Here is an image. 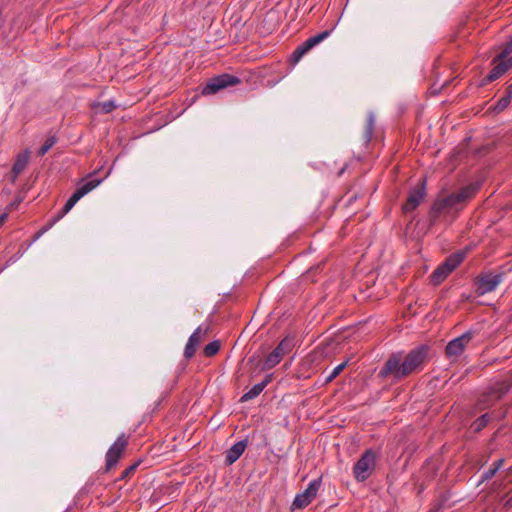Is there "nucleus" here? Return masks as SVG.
<instances>
[{
	"mask_svg": "<svg viewBox=\"0 0 512 512\" xmlns=\"http://www.w3.org/2000/svg\"><path fill=\"white\" fill-rule=\"evenodd\" d=\"M320 486L321 478L311 481L308 487L302 493L296 495L292 503V508L303 509L308 506L317 496Z\"/></svg>",
	"mask_w": 512,
	"mask_h": 512,
	"instance_id": "0eeeda50",
	"label": "nucleus"
},
{
	"mask_svg": "<svg viewBox=\"0 0 512 512\" xmlns=\"http://www.w3.org/2000/svg\"><path fill=\"white\" fill-rule=\"evenodd\" d=\"M489 421H490V416L488 414H484L481 417H479L478 419H476L471 427L474 432H479L484 427H486V425L488 424Z\"/></svg>",
	"mask_w": 512,
	"mask_h": 512,
	"instance_id": "393cba45",
	"label": "nucleus"
},
{
	"mask_svg": "<svg viewBox=\"0 0 512 512\" xmlns=\"http://www.w3.org/2000/svg\"><path fill=\"white\" fill-rule=\"evenodd\" d=\"M512 101V83L506 88L505 94L497 101L493 110L497 113L502 112Z\"/></svg>",
	"mask_w": 512,
	"mask_h": 512,
	"instance_id": "6ab92c4d",
	"label": "nucleus"
},
{
	"mask_svg": "<svg viewBox=\"0 0 512 512\" xmlns=\"http://www.w3.org/2000/svg\"><path fill=\"white\" fill-rule=\"evenodd\" d=\"M57 139L55 136L48 137L44 144L41 146V148L38 151L39 156H44L56 143Z\"/></svg>",
	"mask_w": 512,
	"mask_h": 512,
	"instance_id": "a878e982",
	"label": "nucleus"
},
{
	"mask_svg": "<svg viewBox=\"0 0 512 512\" xmlns=\"http://www.w3.org/2000/svg\"><path fill=\"white\" fill-rule=\"evenodd\" d=\"M272 378H273V375L272 374H268V375L265 376L263 381L260 382V384H265V387H266L272 381Z\"/></svg>",
	"mask_w": 512,
	"mask_h": 512,
	"instance_id": "4c0bfd02",
	"label": "nucleus"
},
{
	"mask_svg": "<svg viewBox=\"0 0 512 512\" xmlns=\"http://www.w3.org/2000/svg\"><path fill=\"white\" fill-rule=\"evenodd\" d=\"M478 189L479 184H470L456 193H451L437 200L430 211L431 219H436L440 214L462 209L467 201L475 196Z\"/></svg>",
	"mask_w": 512,
	"mask_h": 512,
	"instance_id": "f257e3e1",
	"label": "nucleus"
},
{
	"mask_svg": "<svg viewBox=\"0 0 512 512\" xmlns=\"http://www.w3.org/2000/svg\"><path fill=\"white\" fill-rule=\"evenodd\" d=\"M247 447V440H241L232 445L226 452L225 463L232 465L244 453Z\"/></svg>",
	"mask_w": 512,
	"mask_h": 512,
	"instance_id": "4468645a",
	"label": "nucleus"
},
{
	"mask_svg": "<svg viewBox=\"0 0 512 512\" xmlns=\"http://www.w3.org/2000/svg\"><path fill=\"white\" fill-rule=\"evenodd\" d=\"M89 177L91 179L80 184L73 193L79 200L102 182L101 179L92 178V175H89Z\"/></svg>",
	"mask_w": 512,
	"mask_h": 512,
	"instance_id": "f3484780",
	"label": "nucleus"
},
{
	"mask_svg": "<svg viewBox=\"0 0 512 512\" xmlns=\"http://www.w3.org/2000/svg\"><path fill=\"white\" fill-rule=\"evenodd\" d=\"M292 340L285 337L280 343L274 348V350L266 357L264 361L263 369H271L280 363L284 355L292 350Z\"/></svg>",
	"mask_w": 512,
	"mask_h": 512,
	"instance_id": "6e6552de",
	"label": "nucleus"
},
{
	"mask_svg": "<svg viewBox=\"0 0 512 512\" xmlns=\"http://www.w3.org/2000/svg\"><path fill=\"white\" fill-rule=\"evenodd\" d=\"M209 328L205 329L202 326H199L189 337L188 341L196 344L197 346L202 342V340L207 336Z\"/></svg>",
	"mask_w": 512,
	"mask_h": 512,
	"instance_id": "4be33fe9",
	"label": "nucleus"
},
{
	"mask_svg": "<svg viewBox=\"0 0 512 512\" xmlns=\"http://www.w3.org/2000/svg\"><path fill=\"white\" fill-rule=\"evenodd\" d=\"M139 463H134L132 465H130L128 468H126L122 474H121V479H127L132 473L135 472V470L137 469Z\"/></svg>",
	"mask_w": 512,
	"mask_h": 512,
	"instance_id": "f704fd0d",
	"label": "nucleus"
},
{
	"mask_svg": "<svg viewBox=\"0 0 512 512\" xmlns=\"http://www.w3.org/2000/svg\"><path fill=\"white\" fill-rule=\"evenodd\" d=\"M504 505L506 507H511L512 506V494H507L506 495Z\"/></svg>",
	"mask_w": 512,
	"mask_h": 512,
	"instance_id": "58836bf2",
	"label": "nucleus"
},
{
	"mask_svg": "<svg viewBox=\"0 0 512 512\" xmlns=\"http://www.w3.org/2000/svg\"><path fill=\"white\" fill-rule=\"evenodd\" d=\"M401 362V356L398 354L392 355L383 365L378 373L381 378H386L393 375L394 378L398 379L399 363Z\"/></svg>",
	"mask_w": 512,
	"mask_h": 512,
	"instance_id": "f8f14e48",
	"label": "nucleus"
},
{
	"mask_svg": "<svg viewBox=\"0 0 512 512\" xmlns=\"http://www.w3.org/2000/svg\"><path fill=\"white\" fill-rule=\"evenodd\" d=\"M315 46L313 45V42L310 41V39L308 38L306 41H304L301 45H299L295 50L294 52L292 53L291 57H290V61L293 63V64H296L300 61V59L307 53L309 52L312 48H314Z\"/></svg>",
	"mask_w": 512,
	"mask_h": 512,
	"instance_id": "a211bd4d",
	"label": "nucleus"
},
{
	"mask_svg": "<svg viewBox=\"0 0 512 512\" xmlns=\"http://www.w3.org/2000/svg\"><path fill=\"white\" fill-rule=\"evenodd\" d=\"M492 69L487 76V80L492 82L502 75H504L508 70L512 68V61L508 58H500V53L492 60Z\"/></svg>",
	"mask_w": 512,
	"mask_h": 512,
	"instance_id": "9b49d317",
	"label": "nucleus"
},
{
	"mask_svg": "<svg viewBox=\"0 0 512 512\" xmlns=\"http://www.w3.org/2000/svg\"><path fill=\"white\" fill-rule=\"evenodd\" d=\"M504 463V459H499L493 466V468H490L488 471H486L482 476V481L491 479L496 472L502 467Z\"/></svg>",
	"mask_w": 512,
	"mask_h": 512,
	"instance_id": "bb28decb",
	"label": "nucleus"
},
{
	"mask_svg": "<svg viewBox=\"0 0 512 512\" xmlns=\"http://www.w3.org/2000/svg\"><path fill=\"white\" fill-rule=\"evenodd\" d=\"M29 158H30L29 151H24L17 155V158H16V160L12 166V170H11L12 182H15L17 177L25 170V168L28 165Z\"/></svg>",
	"mask_w": 512,
	"mask_h": 512,
	"instance_id": "2eb2a0df",
	"label": "nucleus"
},
{
	"mask_svg": "<svg viewBox=\"0 0 512 512\" xmlns=\"http://www.w3.org/2000/svg\"><path fill=\"white\" fill-rule=\"evenodd\" d=\"M128 445V438L121 434L106 453V471L116 466Z\"/></svg>",
	"mask_w": 512,
	"mask_h": 512,
	"instance_id": "423d86ee",
	"label": "nucleus"
},
{
	"mask_svg": "<svg viewBox=\"0 0 512 512\" xmlns=\"http://www.w3.org/2000/svg\"><path fill=\"white\" fill-rule=\"evenodd\" d=\"M425 351H426V347L422 346V347H418V352H417V355H418V366L420 365V361L425 357Z\"/></svg>",
	"mask_w": 512,
	"mask_h": 512,
	"instance_id": "c9c22d12",
	"label": "nucleus"
},
{
	"mask_svg": "<svg viewBox=\"0 0 512 512\" xmlns=\"http://www.w3.org/2000/svg\"><path fill=\"white\" fill-rule=\"evenodd\" d=\"M416 313V311L413 309V306H412V303L410 302L408 305H407V313L404 312L403 316L404 317H407V316H414Z\"/></svg>",
	"mask_w": 512,
	"mask_h": 512,
	"instance_id": "e433bc0d",
	"label": "nucleus"
},
{
	"mask_svg": "<svg viewBox=\"0 0 512 512\" xmlns=\"http://www.w3.org/2000/svg\"><path fill=\"white\" fill-rule=\"evenodd\" d=\"M265 389V384H255L248 392L242 395L240 402H247L258 397Z\"/></svg>",
	"mask_w": 512,
	"mask_h": 512,
	"instance_id": "aec40b11",
	"label": "nucleus"
},
{
	"mask_svg": "<svg viewBox=\"0 0 512 512\" xmlns=\"http://www.w3.org/2000/svg\"><path fill=\"white\" fill-rule=\"evenodd\" d=\"M99 107L103 113H110L116 108L114 101L109 100L99 104Z\"/></svg>",
	"mask_w": 512,
	"mask_h": 512,
	"instance_id": "473e14b6",
	"label": "nucleus"
},
{
	"mask_svg": "<svg viewBox=\"0 0 512 512\" xmlns=\"http://www.w3.org/2000/svg\"><path fill=\"white\" fill-rule=\"evenodd\" d=\"M241 81L237 76L230 74H221L216 77L211 78L206 85L202 88L203 95H213L219 92L220 90L235 86L239 84Z\"/></svg>",
	"mask_w": 512,
	"mask_h": 512,
	"instance_id": "39448f33",
	"label": "nucleus"
},
{
	"mask_svg": "<svg viewBox=\"0 0 512 512\" xmlns=\"http://www.w3.org/2000/svg\"><path fill=\"white\" fill-rule=\"evenodd\" d=\"M509 471H512V466L509 468Z\"/></svg>",
	"mask_w": 512,
	"mask_h": 512,
	"instance_id": "79ce46f5",
	"label": "nucleus"
},
{
	"mask_svg": "<svg viewBox=\"0 0 512 512\" xmlns=\"http://www.w3.org/2000/svg\"><path fill=\"white\" fill-rule=\"evenodd\" d=\"M197 347L198 346L196 344H194L190 341H187L185 349H184V357L186 359H191L195 355Z\"/></svg>",
	"mask_w": 512,
	"mask_h": 512,
	"instance_id": "7c9ffc66",
	"label": "nucleus"
},
{
	"mask_svg": "<svg viewBox=\"0 0 512 512\" xmlns=\"http://www.w3.org/2000/svg\"><path fill=\"white\" fill-rule=\"evenodd\" d=\"M475 331L468 330L467 332L463 333L459 337L454 338L451 340L447 346H446V354L448 357H458L460 356L468 343L474 338Z\"/></svg>",
	"mask_w": 512,
	"mask_h": 512,
	"instance_id": "1a4fd4ad",
	"label": "nucleus"
},
{
	"mask_svg": "<svg viewBox=\"0 0 512 512\" xmlns=\"http://www.w3.org/2000/svg\"><path fill=\"white\" fill-rule=\"evenodd\" d=\"M347 363L348 361H345L341 364H339L338 366H336L332 371L331 373L326 377L325 379V383H330L332 382L338 375H340V373L345 369V367L347 366Z\"/></svg>",
	"mask_w": 512,
	"mask_h": 512,
	"instance_id": "cd10ccee",
	"label": "nucleus"
},
{
	"mask_svg": "<svg viewBox=\"0 0 512 512\" xmlns=\"http://www.w3.org/2000/svg\"><path fill=\"white\" fill-rule=\"evenodd\" d=\"M416 209V191H411L407 202L403 205L402 211L404 220L407 222L404 230V236L407 241L415 240L416 224L413 223L415 218L414 210Z\"/></svg>",
	"mask_w": 512,
	"mask_h": 512,
	"instance_id": "20e7f679",
	"label": "nucleus"
},
{
	"mask_svg": "<svg viewBox=\"0 0 512 512\" xmlns=\"http://www.w3.org/2000/svg\"><path fill=\"white\" fill-rule=\"evenodd\" d=\"M374 126H375V114L371 111L368 113L367 124H366V128H365L364 135H363L365 143L370 142L372 135H373Z\"/></svg>",
	"mask_w": 512,
	"mask_h": 512,
	"instance_id": "412c9836",
	"label": "nucleus"
},
{
	"mask_svg": "<svg viewBox=\"0 0 512 512\" xmlns=\"http://www.w3.org/2000/svg\"><path fill=\"white\" fill-rule=\"evenodd\" d=\"M500 58H508L512 61V38L507 42L500 52Z\"/></svg>",
	"mask_w": 512,
	"mask_h": 512,
	"instance_id": "2f4dec72",
	"label": "nucleus"
},
{
	"mask_svg": "<svg viewBox=\"0 0 512 512\" xmlns=\"http://www.w3.org/2000/svg\"><path fill=\"white\" fill-rule=\"evenodd\" d=\"M376 454L372 450H366L353 468L354 477L357 481H365L374 470Z\"/></svg>",
	"mask_w": 512,
	"mask_h": 512,
	"instance_id": "7ed1b4c3",
	"label": "nucleus"
},
{
	"mask_svg": "<svg viewBox=\"0 0 512 512\" xmlns=\"http://www.w3.org/2000/svg\"><path fill=\"white\" fill-rule=\"evenodd\" d=\"M501 282L502 274H484L477 280V293L479 295L490 293L494 291Z\"/></svg>",
	"mask_w": 512,
	"mask_h": 512,
	"instance_id": "9d476101",
	"label": "nucleus"
},
{
	"mask_svg": "<svg viewBox=\"0 0 512 512\" xmlns=\"http://www.w3.org/2000/svg\"><path fill=\"white\" fill-rule=\"evenodd\" d=\"M89 177L91 179L80 184L73 193L79 200L102 182L101 179L92 178V175H89Z\"/></svg>",
	"mask_w": 512,
	"mask_h": 512,
	"instance_id": "dca6fc26",
	"label": "nucleus"
},
{
	"mask_svg": "<svg viewBox=\"0 0 512 512\" xmlns=\"http://www.w3.org/2000/svg\"><path fill=\"white\" fill-rule=\"evenodd\" d=\"M6 218H7V214L6 213L0 214V227L3 225V223L6 220Z\"/></svg>",
	"mask_w": 512,
	"mask_h": 512,
	"instance_id": "ea45409f",
	"label": "nucleus"
},
{
	"mask_svg": "<svg viewBox=\"0 0 512 512\" xmlns=\"http://www.w3.org/2000/svg\"><path fill=\"white\" fill-rule=\"evenodd\" d=\"M78 201H79V199L74 194H72L69 197V199L67 200V202L65 203L64 207L62 208V210L56 216L57 219L60 220L65 214H67L75 206V204Z\"/></svg>",
	"mask_w": 512,
	"mask_h": 512,
	"instance_id": "5701e85b",
	"label": "nucleus"
},
{
	"mask_svg": "<svg viewBox=\"0 0 512 512\" xmlns=\"http://www.w3.org/2000/svg\"><path fill=\"white\" fill-rule=\"evenodd\" d=\"M417 195H418V202H419L420 199L423 197V193H422V191H421V189L419 187H418Z\"/></svg>",
	"mask_w": 512,
	"mask_h": 512,
	"instance_id": "a19ab883",
	"label": "nucleus"
},
{
	"mask_svg": "<svg viewBox=\"0 0 512 512\" xmlns=\"http://www.w3.org/2000/svg\"><path fill=\"white\" fill-rule=\"evenodd\" d=\"M510 385L506 383L497 384L493 389L492 393L495 394L496 398L499 399L503 394L508 392Z\"/></svg>",
	"mask_w": 512,
	"mask_h": 512,
	"instance_id": "c85d7f7f",
	"label": "nucleus"
},
{
	"mask_svg": "<svg viewBox=\"0 0 512 512\" xmlns=\"http://www.w3.org/2000/svg\"><path fill=\"white\" fill-rule=\"evenodd\" d=\"M464 258V251H458L454 254H451L433 271L430 276V283L433 286L441 284L460 265Z\"/></svg>",
	"mask_w": 512,
	"mask_h": 512,
	"instance_id": "f03ea898",
	"label": "nucleus"
},
{
	"mask_svg": "<svg viewBox=\"0 0 512 512\" xmlns=\"http://www.w3.org/2000/svg\"><path fill=\"white\" fill-rule=\"evenodd\" d=\"M416 369V350H411L403 362L399 363L398 379L409 375Z\"/></svg>",
	"mask_w": 512,
	"mask_h": 512,
	"instance_id": "ddd939ff",
	"label": "nucleus"
},
{
	"mask_svg": "<svg viewBox=\"0 0 512 512\" xmlns=\"http://www.w3.org/2000/svg\"><path fill=\"white\" fill-rule=\"evenodd\" d=\"M57 221V217L55 216L52 220L49 221V223L42 227L34 236V240L40 238L45 232H47Z\"/></svg>",
	"mask_w": 512,
	"mask_h": 512,
	"instance_id": "72a5a7b5",
	"label": "nucleus"
},
{
	"mask_svg": "<svg viewBox=\"0 0 512 512\" xmlns=\"http://www.w3.org/2000/svg\"><path fill=\"white\" fill-rule=\"evenodd\" d=\"M219 350H220V342L215 340V341L208 343L204 347L203 354L206 357H213L214 355H216L219 352Z\"/></svg>",
	"mask_w": 512,
	"mask_h": 512,
	"instance_id": "b1692460",
	"label": "nucleus"
},
{
	"mask_svg": "<svg viewBox=\"0 0 512 512\" xmlns=\"http://www.w3.org/2000/svg\"><path fill=\"white\" fill-rule=\"evenodd\" d=\"M331 34V30H325L317 35H314L312 37H310V41L313 42V45L316 46L318 45L319 43H321L322 41H324L326 38H328Z\"/></svg>",
	"mask_w": 512,
	"mask_h": 512,
	"instance_id": "c756f323",
	"label": "nucleus"
}]
</instances>
